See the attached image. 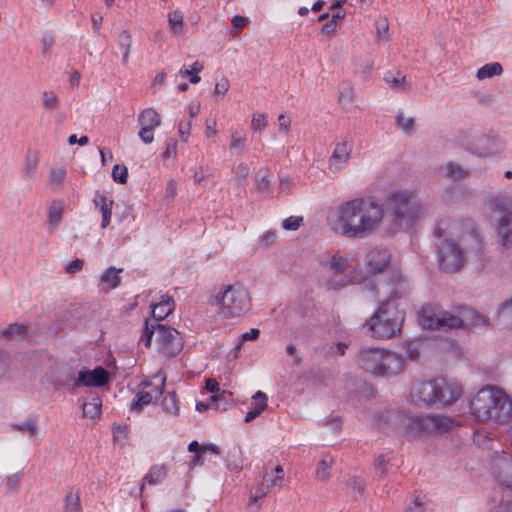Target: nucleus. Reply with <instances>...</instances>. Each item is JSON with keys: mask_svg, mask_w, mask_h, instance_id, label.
<instances>
[{"mask_svg": "<svg viewBox=\"0 0 512 512\" xmlns=\"http://www.w3.org/2000/svg\"><path fill=\"white\" fill-rule=\"evenodd\" d=\"M383 218L382 204L371 197H359L338 205L328 216V224L335 234L361 239L375 233Z\"/></svg>", "mask_w": 512, "mask_h": 512, "instance_id": "nucleus-1", "label": "nucleus"}, {"mask_svg": "<svg viewBox=\"0 0 512 512\" xmlns=\"http://www.w3.org/2000/svg\"><path fill=\"white\" fill-rule=\"evenodd\" d=\"M469 407L479 421L505 424L512 420V399L495 386L480 389L470 400Z\"/></svg>", "mask_w": 512, "mask_h": 512, "instance_id": "nucleus-2", "label": "nucleus"}, {"mask_svg": "<svg viewBox=\"0 0 512 512\" xmlns=\"http://www.w3.org/2000/svg\"><path fill=\"white\" fill-rule=\"evenodd\" d=\"M418 321L424 328L443 330L489 325L488 318L473 309L459 307L456 313H451L432 304L421 308Z\"/></svg>", "mask_w": 512, "mask_h": 512, "instance_id": "nucleus-3", "label": "nucleus"}, {"mask_svg": "<svg viewBox=\"0 0 512 512\" xmlns=\"http://www.w3.org/2000/svg\"><path fill=\"white\" fill-rule=\"evenodd\" d=\"M385 205L393 224L399 228L411 227L427 212V207L413 191H393Z\"/></svg>", "mask_w": 512, "mask_h": 512, "instance_id": "nucleus-4", "label": "nucleus"}, {"mask_svg": "<svg viewBox=\"0 0 512 512\" xmlns=\"http://www.w3.org/2000/svg\"><path fill=\"white\" fill-rule=\"evenodd\" d=\"M358 367L374 376H390L401 372L403 359L395 352L367 346L362 347L356 354Z\"/></svg>", "mask_w": 512, "mask_h": 512, "instance_id": "nucleus-5", "label": "nucleus"}, {"mask_svg": "<svg viewBox=\"0 0 512 512\" xmlns=\"http://www.w3.org/2000/svg\"><path fill=\"white\" fill-rule=\"evenodd\" d=\"M486 211L493 223L499 243L512 247V194L499 192L486 202Z\"/></svg>", "mask_w": 512, "mask_h": 512, "instance_id": "nucleus-6", "label": "nucleus"}, {"mask_svg": "<svg viewBox=\"0 0 512 512\" xmlns=\"http://www.w3.org/2000/svg\"><path fill=\"white\" fill-rule=\"evenodd\" d=\"M404 313L397 305L381 302L377 311L366 322L368 330L376 339H390L401 331Z\"/></svg>", "mask_w": 512, "mask_h": 512, "instance_id": "nucleus-7", "label": "nucleus"}, {"mask_svg": "<svg viewBox=\"0 0 512 512\" xmlns=\"http://www.w3.org/2000/svg\"><path fill=\"white\" fill-rule=\"evenodd\" d=\"M154 335H156L160 352L166 356H176L183 348V338L176 329L161 323H149L146 320L144 333L141 337V341L146 347L151 345Z\"/></svg>", "mask_w": 512, "mask_h": 512, "instance_id": "nucleus-8", "label": "nucleus"}, {"mask_svg": "<svg viewBox=\"0 0 512 512\" xmlns=\"http://www.w3.org/2000/svg\"><path fill=\"white\" fill-rule=\"evenodd\" d=\"M219 305V314L224 318L239 317L251 308V300L246 288L240 284L224 287L215 297Z\"/></svg>", "mask_w": 512, "mask_h": 512, "instance_id": "nucleus-9", "label": "nucleus"}, {"mask_svg": "<svg viewBox=\"0 0 512 512\" xmlns=\"http://www.w3.org/2000/svg\"><path fill=\"white\" fill-rule=\"evenodd\" d=\"M403 435L423 436L443 433L452 427V420L442 415L415 416L407 414Z\"/></svg>", "mask_w": 512, "mask_h": 512, "instance_id": "nucleus-10", "label": "nucleus"}, {"mask_svg": "<svg viewBox=\"0 0 512 512\" xmlns=\"http://www.w3.org/2000/svg\"><path fill=\"white\" fill-rule=\"evenodd\" d=\"M438 249L439 265L444 272H457L464 266L465 253L462 247L453 240H442L438 245Z\"/></svg>", "mask_w": 512, "mask_h": 512, "instance_id": "nucleus-11", "label": "nucleus"}, {"mask_svg": "<svg viewBox=\"0 0 512 512\" xmlns=\"http://www.w3.org/2000/svg\"><path fill=\"white\" fill-rule=\"evenodd\" d=\"M109 381V373L102 367L93 370L79 371L77 378L69 384V389L75 391L80 386L101 387Z\"/></svg>", "mask_w": 512, "mask_h": 512, "instance_id": "nucleus-12", "label": "nucleus"}, {"mask_svg": "<svg viewBox=\"0 0 512 512\" xmlns=\"http://www.w3.org/2000/svg\"><path fill=\"white\" fill-rule=\"evenodd\" d=\"M504 150L503 141L494 136L480 135L472 144V152L479 157H493Z\"/></svg>", "mask_w": 512, "mask_h": 512, "instance_id": "nucleus-13", "label": "nucleus"}, {"mask_svg": "<svg viewBox=\"0 0 512 512\" xmlns=\"http://www.w3.org/2000/svg\"><path fill=\"white\" fill-rule=\"evenodd\" d=\"M388 296L383 302L397 305L396 301L410 292L409 281L399 272L392 271L388 281Z\"/></svg>", "mask_w": 512, "mask_h": 512, "instance_id": "nucleus-14", "label": "nucleus"}, {"mask_svg": "<svg viewBox=\"0 0 512 512\" xmlns=\"http://www.w3.org/2000/svg\"><path fill=\"white\" fill-rule=\"evenodd\" d=\"M407 420V413L400 410H389L380 416L379 426L387 434H403Z\"/></svg>", "mask_w": 512, "mask_h": 512, "instance_id": "nucleus-15", "label": "nucleus"}, {"mask_svg": "<svg viewBox=\"0 0 512 512\" xmlns=\"http://www.w3.org/2000/svg\"><path fill=\"white\" fill-rule=\"evenodd\" d=\"M391 252L386 248H373L365 257V264L370 273L378 274L389 267Z\"/></svg>", "mask_w": 512, "mask_h": 512, "instance_id": "nucleus-16", "label": "nucleus"}, {"mask_svg": "<svg viewBox=\"0 0 512 512\" xmlns=\"http://www.w3.org/2000/svg\"><path fill=\"white\" fill-rule=\"evenodd\" d=\"M414 402L432 404L437 402V380L416 382L411 390Z\"/></svg>", "mask_w": 512, "mask_h": 512, "instance_id": "nucleus-17", "label": "nucleus"}, {"mask_svg": "<svg viewBox=\"0 0 512 512\" xmlns=\"http://www.w3.org/2000/svg\"><path fill=\"white\" fill-rule=\"evenodd\" d=\"M462 392V386L458 382L437 380V402L439 403L450 405L462 395Z\"/></svg>", "mask_w": 512, "mask_h": 512, "instance_id": "nucleus-18", "label": "nucleus"}, {"mask_svg": "<svg viewBox=\"0 0 512 512\" xmlns=\"http://www.w3.org/2000/svg\"><path fill=\"white\" fill-rule=\"evenodd\" d=\"M352 147L347 141L338 142L335 145L333 153L329 159V170L337 173L345 164L348 163Z\"/></svg>", "mask_w": 512, "mask_h": 512, "instance_id": "nucleus-19", "label": "nucleus"}, {"mask_svg": "<svg viewBox=\"0 0 512 512\" xmlns=\"http://www.w3.org/2000/svg\"><path fill=\"white\" fill-rule=\"evenodd\" d=\"M166 377H162L160 380V386L154 387L153 393L148 391H140L135 395V398L131 402L130 409L134 412H141L143 407L151 403L153 398H158L163 393V387L165 385Z\"/></svg>", "mask_w": 512, "mask_h": 512, "instance_id": "nucleus-20", "label": "nucleus"}, {"mask_svg": "<svg viewBox=\"0 0 512 512\" xmlns=\"http://www.w3.org/2000/svg\"><path fill=\"white\" fill-rule=\"evenodd\" d=\"M494 471L502 484L512 487V460L499 458L494 464Z\"/></svg>", "mask_w": 512, "mask_h": 512, "instance_id": "nucleus-21", "label": "nucleus"}, {"mask_svg": "<svg viewBox=\"0 0 512 512\" xmlns=\"http://www.w3.org/2000/svg\"><path fill=\"white\" fill-rule=\"evenodd\" d=\"M174 310V300L172 297L168 295L161 296V300L159 303L152 305V315L155 320V323H159L160 320H163L168 315H170Z\"/></svg>", "mask_w": 512, "mask_h": 512, "instance_id": "nucleus-22", "label": "nucleus"}, {"mask_svg": "<svg viewBox=\"0 0 512 512\" xmlns=\"http://www.w3.org/2000/svg\"><path fill=\"white\" fill-rule=\"evenodd\" d=\"M461 227L462 224L459 221L452 220L450 218H443L438 222L434 233L439 238L446 236H458Z\"/></svg>", "mask_w": 512, "mask_h": 512, "instance_id": "nucleus-23", "label": "nucleus"}, {"mask_svg": "<svg viewBox=\"0 0 512 512\" xmlns=\"http://www.w3.org/2000/svg\"><path fill=\"white\" fill-rule=\"evenodd\" d=\"M93 202L95 206L99 208L102 214L101 227L106 228L111 220L112 206L114 202L112 199H108L106 196L102 194H97Z\"/></svg>", "mask_w": 512, "mask_h": 512, "instance_id": "nucleus-24", "label": "nucleus"}, {"mask_svg": "<svg viewBox=\"0 0 512 512\" xmlns=\"http://www.w3.org/2000/svg\"><path fill=\"white\" fill-rule=\"evenodd\" d=\"M138 124L140 126L157 128L161 125V117L154 108H146L138 115Z\"/></svg>", "mask_w": 512, "mask_h": 512, "instance_id": "nucleus-25", "label": "nucleus"}, {"mask_svg": "<svg viewBox=\"0 0 512 512\" xmlns=\"http://www.w3.org/2000/svg\"><path fill=\"white\" fill-rule=\"evenodd\" d=\"M252 399L256 401V404L254 408L249 410L246 413L245 416V422H251L254 420L257 416H259L267 407V396L262 391H257L253 396Z\"/></svg>", "mask_w": 512, "mask_h": 512, "instance_id": "nucleus-26", "label": "nucleus"}, {"mask_svg": "<svg viewBox=\"0 0 512 512\" xmlns=\"http://www.w3.org/2000/svg\"><path fill=\"white\" fill-rule=\"evenodd\" d=\"M122 272V269H116L115 267L111 266L108 269H106L103 274L100 277L101 284L105 285V289L111 290L115 289L120 285L121 277L119 276V273Z\"/></svg>", "mask_w": 512, "mask_h": 512, "instance_id": "nucleus-27", "label": "nucleus"}, {"mask_svg": "<svg viewBox=\"0 0 512 512\" xmlns=\"http://www.w3.org/2000/svg\"><path fill=\"white\" fill-rule=\"evenodd\" d=\"M63 203L61 201H53L48 209V222H49V231L53 232L57 226L60 224L62 214H63Z\"/></svg>", "mask_w": 512, "mask_h": 512, "instance_id": "nucleus-28", "label": "nucleus"}, {"mask_svg": "<svg viewBox=\"0 0 512 512\" xmlns=\"http://www.w3.org/2000/svg\"><path fill=\"white\" fill-rule=\"evenodd\" d=\"M167 467L165 465H153L149 472L144 476L143 482L149 485L160 483L167 475Z\"/></svg>", "mask_w": 512, "mask_h": 512, "instance_id": "nucleus-29", "label": "nucleus"}, {"mask_svg": "<svg viewBox=\"0 0 512 512\" xmlns=\"http://www.w3.org/2000/svg\"><path fill=\"white\" fill-rule=\"evenodd\" d=\"M102 400L99 396H92L91 399L83 404V415L91 419L96 418L101 413Z\"/></svg>", "mask_w": 512, "mask_h": 512, "instance_id": "nucleus-30", "label": "nucleus"}, {"mask_svg": "<svg viewBox=\"0 0 512 512\" xmlns=\"http://www.w3.org/2000/svg\"><path fill=\"white\" fill-rule=\"evenodd\" d=\"M503 73L502 65L498 62L488 63L478 69L476 77L478 80H484L487 78H492L494 76H499Z\"/></svg>", "mask_w": 512, "mask_h": 512, "instance_id": "nucleus-31", "label": "nucleus"}, {"mask_svg": "<svg viewBox=\"0 0 512 512\" xmlns=\"http://www.w3.org/2000/svg\"><path fill=\"white\" fill-rule=\"evenodd\" d=\"M66 176V170L63 166H56L51 168L49 172V185L52 190L63 189V182Z\"/></svg>", "mask_w": 512, "mask_h": 512, "instance_id": "nucleus-32", "label": "nucleus"}, {"mask_svg": "<svg viewBox=\"0 0 512 512\" xmlns=\"http://www.w3.org/2000/svg\"><path fill=\"white\" fill-rule=\"evenodd\" d=\"M118 46L122 52V63L128 62L129 54L132 46V37L127 30H123L118 35Z\"/></svg>", "mask_w": 512, "mask_h": 512, "instance_id": "nucleus-33", "label": "nucleus"}, {"mask_svg": "<svg viewBox=\"0 0 512 512\" xmlns=\"http://www.w3.org/2000/svg\"><path fill=\"white\" fill-rule=\"evenodd\" d=\"M247 144V136L244 133L239 131H233L230 136V151L237 152L238 154H243L246 149Z\"/></svg>", "mask_w": 512, "mask_h": 512, "instance_id": "nucleus-34", "label": "nucleus"}, {"mask_svg": "<svg viewBox=\"0 0 512 512\" xmlns=\"http://www.w3.org/2000/svg\"><path fill=\"white\" fill-rule=\"evenodd\" d=\"M394 456L390 453L380 454L375 460V470L380 477H385L388 472L389 466L394 465Z\"/></svg>", "mask_w": 512, "mask_h": 512, "instance_id": "nucleus-35", "label": "nucleus"}, {"mask_svg": "<svg viewBox=\"0 0 512 512\" xmlns=\"http://www.w3.org/2000/svg\"><path fill=\"white\" fill-rule=\"evenodd\" d=\"M445 175L451 179H464L469 176L468 169L463 168L460 164L455 162H448L445 167Z\"/></svg>", "mask_w": 512, "mask_h": 512, "instance_id": "nucleus-36", "label": "nucleus"}, {"mask_svg": "<svg viewBox=\"0 0 512 512\" xmlns=\"http://www.w3.org/2000/svg\"><path fill=\"white\" fill-rule=\"evenodd\" d=\"M330 269L334 274H342L348 269V259L343 257L339 251L334 253L330 259Z\"/></svg>", "mask_w": 512, "mask_h": 512, "instance_id": "nucleus-37", "label": "nucleus"}, {"mask_svg": "<svg viewBox=\"0 0 512 512\" xmlns=\"http://www.w3.org/2000/svg\"><path fill=\"white\" fill-rule=\"evenodd\" d=\"M27 335L26 327L18 323L11 324L2 331V336L8 340L22 339Z\"/></svg>", "mask_w": 512, "mask_h": 512, "instance_id": "nucleus-38", "label": "nucleus"}, {"mask_svg": "<svg viewBox=\"0 0 512 512\" xmlns=\"http://www.w3.org/2000/svg\"><path fill=\"white\" fill-rule=\"evenodd\" d=\"M163 409L172 415H178L180 411L179 401L174 392L167 393L162 401Z\"/></svg>", "mask_w": 512, "mask_h": 512, "instance_id": "nucleus-39", "label": "nucleus"}, {"mask_svg": "<svg viewBox=\"0 0 512 512\" xmlns=\"http://www.w3.org/2000/svg\"><path fill=\"white\" fill-rule=\"evenodd\" d=\"M333 464V458L329 455L324 456L318 463L316 477L320 481H326L329 478V469Z\"/></svg>", "mask_w": 512, "mask_h": 512, "instance_id": "nucleus-40", "label": "nucleus"}, {"mask_svg": "<svg viewBox=\"0 0 512 512\" xmlns=\"http://www.w3.org/2000/svg\"><path fill=\"white\" fill-rule=\"evenodd\" d=\"M168 22L173 33H182L184 30L183 15L179 10H174L168 14Z\"/></svg>", "mask_w": 512, "mask_h": 512, "instance_id": "nucleus-41", "label": "nucleus"}, {"mask_svg": "<svg viewBox=\"0 0 512 512\" xmlns=\"http://www.w3.org/2000/svg\"><path fill=\"white\" fill-rule=\"evenodd\" d=\"M384 80L391 88H393L396 91L405 92L410 89L409 84L406 83L405 77H395L392 75V73L388 72L384 76Z\"/></svg>", "mask_w": 512, "mask_h": 512, "instance_id": "nucleus-42", "label": "nucleus"}, {"mask_svg": "<svg viewBox=\"0 0 512 512\" xmlns=\"http://www.w3.org/2000/svg\"><path fill=\"white\" fill-rule=\"evenodd\" d=\"M37 165H38L37 156L28 153L25 157V163L22 168V173L24 174V176L29 179H33L36 174Z\"/></svg>", "mask_w": 512, "mask_h": 512, "instance_id": "nucleus-43", "label": "nucleus"}, {"mask_svg": "<svg viewBox=\"0 0 512 512\" xmlns=\"http://www.w3.org/2000/svg\"><path fill=\"white\" fill-rule=\"evenodd\" d=\"M234 182L238 187H243L247 183V178L250 172L249 166L240 162L235 168Z\"/></svg>", "mask_w": 512, "mask_h": 512, "instance_id": "nucleus-44", "label": "nucleus"}, {"mask_svg": "<svg viewBox=\"0 0 512 512\" xmlns=\"http://www.w3.org/2000/svg\"><path fill=\"white\" fill-rule=\"evenodd\" d=\"M64 507L68 512H80V496L78 493L72 491L68 492L64 498Z\"/></svg>", "mask_w": 512, "mask_h": 512, "instance_id": "nucleus-45", "label": "nucleus"}, {"mask_svg": "<svg viewBox=\"0 0 512 512\" xmlns=\"http://www.w3.org/2000/svg\"><path fill=\"white\" fill-rule=\"evenodd\" d=\"M41 100L43 107L48 110H56L60 105L58 96L54 91H43L41 93Z\"/></svg>", "mask_w": 512, "mask_h": 512, "instance_id": "nucleus-46", "label": "nucleus"}, {"mask_svg": "<svg viewBox=\"0 0 512 512\" xmlns=\"http://www.w3.org/2000/svg\"><path fill=\"white\" fill-rule=\"evenodd\" d=\"M210 400L217 410H225L227 405L232 401V393L229 391H222L220 394L211 396Z\"/></svg>", "mask_w": 512, "mask_h": 512, "instance_id": "nucleus-47", "label": "nucleus"}, {"mask_svg": "<svg viewBox=\"0 0 512 512\" xmlns=\"http://www.w3.org/2000/svg\"><path fill=\"white\" fill-rule=\"evenodd\" d=\"M397 125L405 132L406 134H411L414 129V118L412 117H404L402 111L398 112L396 117Z\"/></svg>", "mask_w": 512, "mask_h": 512, "instance_id": "nucleus-48", "label": "nucleus"}, {"mask_svg": "<svg viewBox=\"0 0 512 512\" xmlns=\"http://www.w3.org/2000/svg\"><path fill=\"white\" fill-rule=\"evenodd\" d=\"M268 125L267 117L264 113L253 114L251 120V130L254 132H262Z\"/></svg>", "mask_w": 512, "mask_h": 512, "instance_id": "nucleus-49", "label": "nucleus"}, {"mask_svg": "<svg viewBox=\"0 0 512 512\" xmlns=\"http://www.w3.org/2000/svg\"><path fill=\"white\" fill-rule=\"evenodd\" d=\"M255 183L259 191H266L271 183L269 172L259 170L255 175Z\"/></svg>", "mask_w": 512, "mask_h": 512, "instance_id": "nucleus-50", "label": "nucleus"}, {"mask_svg": "<svg viewBox=\"0 0 512 512\" xmlns=\"http://www.w3.org/2000/svg\"><path fill=\"white\" fill-rule=\"evenodd\" d=\"M347 489L352 497L356 498L362 494L364 490V482L359 477H352L349 479Z\"/></svg>", "mask_w": 512, "mask_h": 512, "instance_id": "nucleus-51", "label": "nucleus"}, {"mask_svg": "<svg viewBox=\"0 0 512 512\" xmlns=\"http://www.w3.org/2000/svg\"><path fill=\"white\" fill-rule=\"evenodd\" d=\"M13 429L18 431H26L29 433L31 437H34L37 435V424L36 420L34 419H28L20 424H14Z\"/></svg>", "mask_w": 512, "mask_h": 512, "instance_id": "nucleus-52", "label": "nucleus"}, {"mask_svg": "<svg viewBox=\"0 0 512 512\" xmlns=\"http://www.w3.org/2000/svg\"><path fill=\"white\" fill-rule=\"evenodd\" d=\"M112 177L114 181L125 184L128 177L127 167L124 165H115L112 169Z\"/></svg>", "mask_w": 512, "mask_h": 512, "instance_id": "nucleus-53", "label": "nucleus"}, {"mask_svg": "<svg viewBox=\"0 0 512 512\" xmlns=\"http://www.w3.org/2000/svg\"><path fill=\"white\" fill-rule=\"evenodd\" d=\"M22 480L21 473H14L6 477L5 483L8 488V493H13L18 490Z\"/></svg>", "mask_w": 512, "mask_h": 512, "instance_id": "nucleus-54", "label": "nucleus"}, {"mask_svg": "<svg viewBox=\"0 0 512 512\" xmlns=\"http://www.w3.org/2000/svg\"><path fill=\"white\" fill-rule=\"evenodd\" d=\"M303 223V217L301 216H290L282 221V227L285 230L295 231Z\"/></svg>", "mask_w": 512, "mask_h": 512, "instance_id": "nucleus-55", "label": "nucleus"}, {"mask_svg": "<svg viewBox=\"0 0 512 512\" xmlns=\"http://www.w3.org/2000/svg\"><path fill=\"white\" fill-rule=\"evenodd\" d=\"M498 317L504 321H508L512 318V297L500 305Z\"/></svg>", "mask_w": 512, "mask_h": 512, "instance_id": "nucleus-56", "label": "nucleus"}, {"mask_svg": "<svg viewBox=\"0 0 512 512\" xmlns=\"http://www.w3.org/2000/svg\"><path fill=\"white\" fill-rule=\"evenodd\" d=\"M191 120H182L178 125V132L182 141L186 142L190 136Z\"/></svg>", "mask_w": 512, "mask_h": 512, "instance_id": "nucleus-57", "label": "nucleus"}, {"mask_svg": "<svg viewBox=\"0 0 512 512\" xmlns=\"http://www.w3.org/2000/svg\"><path fill=\"white\" fill-rule=\"evenodd\" d=\"M354 99V90L350 86L344 87L340 91L339 100L343 105H350Z\"/></svg>", "mask_w": 512, "mask_h": 512, "instance_id": "nucleus-58", "label": "nucleus"}, {"mask_svg": "<svg viewBox=\"0 0 512 512\" xmlns=\"http://www.w3.org/2000/svg\"><path fill=\"white\" fill-rule=\"evenodd\" d=\"M154 130L155 128L141 126L138 135L144 144H150L153 142Z\"/></svg>", "mask_w": 512, "mask_h": 512, "instance_id": "nucleus-59", "label": "nucleus"}, {"mask_svg": "<svg viewBox=\"0 0 512 512\" xmlns=\"http://www.w3.org/2000/svg\"><path fill=\"white\" fill-rule=\"evenodd\" d=\"M343 16L344 15L340 13L333 15L332 18L323 25L322 33L325 35H331L335 30L338 19H341Z\"/></svg>", "mask_w": 512, "mask_h": 512, "instance_id": "nucleus-60", "label": "nucleus"}, {"mask_svg": "<svg viewBox=\"0 0 512 512\" xmlns=\"http://www.w3.org/2000/svg\"><path fill=\"white\" fill-rule=\"evenodd\" d=\"M278 123H279V132L283 134H289L290 126H291V119L290 117L286 116L285 114H280L278 116Z\"/></svg>", "mask_w": 512, "mask_h": 512, "instance_id": "nucleus-61", "label": "nucleus"}, {"mask_svg": "<svg viewBox=\"0 0 512 512\" xmlns=\"http://www.w3.org/2000/svg\"><path fill=\"white\" fill-rule=\"evenodd\" d=\"M177 154V141L175 139H171L166 146L165 151L162 156L164 159H168L171 157H175Z\"/></svg>", "mask_w": 512, "mask_h": 512, "instance_id": "nucleus-62", "label": "nucleus"}, {"mask_svg": "<svg viewBox=\"0 0 512 512\" xmlns=\"http://www.w3.org/2000/svg\"><path fill=\"white\" fill-rule=\"evenodd\" d=\"M178 75L183 78L188 77L190 83L192 84H197L201 80V78L197 74H195L191 69L181 68L178 72Z\"/></svg>", "mask_w": 512, "mask_h": 512, "instance_id": "nucleus-63", "label": "nucleus"}, {"mask_svg": "<svg viewBox=\"0 0 512 512\" xmlns=\"http://www.w3.org/2000/svg\"><path fill=\"white\" fill-rule=\"evenodd\" d=\"M425 502L419 497H415L412 506L409 507L408 512H425Z\"/></svg>", "mask_w": 512, "mask_h": 512, "instance_id": "nucleus-64", "label": "nucleus"}]
</instances>
